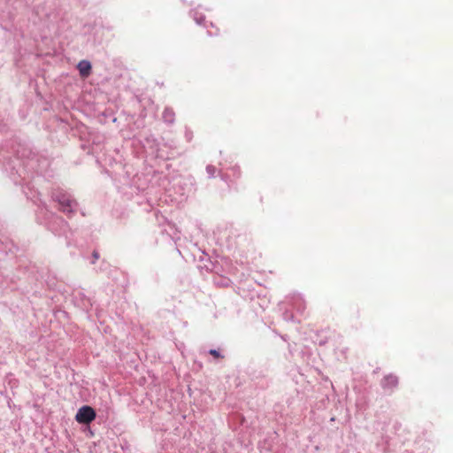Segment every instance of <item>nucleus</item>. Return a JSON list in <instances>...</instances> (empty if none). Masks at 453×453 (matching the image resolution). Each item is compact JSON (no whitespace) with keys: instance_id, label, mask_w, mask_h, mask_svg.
Returning <instances> with one entry per match:
<instances>
[{"instance_id":"obj_6","label":"nucleus","mask_w":453,"mask_h":453,"mask_svg":"<svg viewBox=\"0 0 453 453\" xmlns=\"http://www.w3.org/2000/svg\"><path fill=\"white\" fill-rule=\"evenodd\" d=\"M209 353L213 356L214 357L216 358H219V357H222V356L220 355L219 351L217 350V349H210L209 350Z\"/></svg>"},{"instance_id":"obj_7","label":"nucleus","mask_w":453,"mask_h":453,"mask_svg":"<svg viewBox=\"0 0 453 453\" xmlns=\"http://www.w3.org/2000/svg\"><path fill=\"white\" fill-rule=\"evenodd\" d=\"M284 319L287 320V321H289V320H293L294 319V315L293 313H289L288 311H286L284 314Z\"/></svg>"},{"instance_id":"obj_3","label":"nucleus","mask_w":453,"mask_h":453,"mask_svg":"<svg viewBox=\"0 0 453 453\" xmlns=\"http://www.w3.org/2000/svg\"><path fill=\"white\" fill-rule=\"evenodd\" d=\"M77 68L81 77H88L91 72V64L87 60H81L79 62Z\"/></svg>"},{"instance_id":"obj_2","label":"nucleus","mask_w":453,"mask_h":453,"mask_svg":"<svg viewBox=\"0 0 453 453\" xmlns=\"http://www.w3.org/2000/svg\"><path fill=\"white\" fill-rule=\"evenodd\" d=\"M398 384V379L396 376L389 374L385 376L381 381V386L385 390H393Z\"/></svg>"},{"instance_id":"obj_4","label":"nucleus","mask_w":453,"mask_h":453,"mask_svg":"<svg viewBox=\"0 0 453 453\" xmlns=\"http://www.w3.org/2000/svg\"><path fill=\"white\" fill-rule=\"evenodd\" d=\"M294 309L296 311L297 313H299L301 316L304 314V311L306 309V305L302 299V297L297 296L296 297L294 303H293Z\"/></svg>"},{"instance_id":"obj_1","label":"nucleus","mask_w":453,"mask_h":453,"mask_svg":"<svg viewBox=\"0 0 453 453\" xmlns=\"http://www.w3.org/2000/svg\"><path fill=\"white\" fill-rule=\"evenodd\" d=\"M96 418V412L90 406L81 407L75 416L76 420L81 424H88Z\"/></svg>"},{"instance_id":"obj_8","label":"nucleus","mask_w":453,"mask_h":453,"mask_svg":"<svg viewBox=\"0 0 453 453\" xmlns=\"http://www.w3.org/2000/svg\"><path fill=\"white\" fill-rule=\"evenodd\" d=\"M93 257H94V260H93V264L96 263V261L99 258V254L97 251H94L93 252Z\"/></svg>"},{"instance_id":"obj_5","label":"nucleus","mask_w":453,"mask_h":453,"mask_svg":"<svg viewBox=\"0 0 453 453\" xmlns=\"http://www.w3.org/2000/svg\"><path fill=\"white\" fill-rule=\"evenodd\" d=\"M59 203L61 205V210L64 212H71L73 211L74 202L69 200V199H63L62 201H59Z\"/></svg>"}]
</instances>
